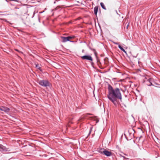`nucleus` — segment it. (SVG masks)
<instances>
[{"label": "nucleus", "instance_id": "nucleus-21", "mask_svg": "<svg viewBox=\"0 0 160 160\" xmlns=\"http://www.w3.org/2000/svg\"><path fill=\"white\" fill-rule=\"evenodd\" d=\"M132 118H133V117L132 115Z\"/></svg>", "mask_w": 160, "mask_h": 160}, {"label": "nucleus", "instance_id": "nucleus-17", "mask_svg": "<svg viewBox=\"0 0 160 160\" xmlns=\"http://www.w3.org/2000/svg\"><path fill=\"white\" fill-rule=\"evenodd\" d=\"M84 50H83V49L82 50V52H84Z\"/></svg>", "mask_w": 160, "mask_h": 160}, {"label": "nucleus", "instance_id": "nucleus-13", "mask_svg": "<svg viewBox=\"0 0 160 160\" xmlns=\"http://www.w3.org/2000/svg\"><path fill=\"white\" fill-rule=\"evenodd\" d=\"M9 0L10 1H13L17 2H19V1L18 0Z\"/></svg>", "mask_w": 160, "mask_h": 160}, {"label": "nucleus", "instance_id": "nucleus-14", "mask_svg": "<svg viewBox=\"0 0 160 160\" xmlns=\"http://www.w3.org/2000/svg\"><path fill=\"white\" fill-rule=\"evenodd\" d=\"M120 156H121V157H123L124 158H125V159H128V158H125V157H124V156H122V155H120Z\"/></svg>", "mask_w": 160, "mask_h": 160}, {"label": "nucleus", "instance_id": "nucleus-19", "mask_svg": "<svg viewBox=\"0 0 160 160\" xmlns=\"http://www.w3.org/2000/svg\"><path fill=\"white\" fill-rule=\"evenodd\" d=\"M6 0V2H8V1L7 0Z\"/></svg>", "mask_w": 160, "mask_h": 160}, {"label": "nucleus", "instance_id": "nucleus-6", "mask_svg": "<svg viewBox=\"0 0 160 160\" xmlns=\"http://www.w3.org/2000/svg\"><path fill=\"white\" fill-rule=\"evenodd\" d=\"M0 110L4 111L6 113L8 114L10 111V109L8 107L2 106L1 107Z\"/></svg>", "mask_w": 160, "mask_h": 160}, {"label": "nucleus", "instance_id": "nucleus-1", "mask_svg": "<svg viewBox=\"0 0 160 160\" xmlns=\"http://www.w3.org/2000/svg\"><path fill=\"white\" fill-rule=\"evenodd\" d=\"M107 97L115 105H116L118 99L121 100L122 99V94L120 89L118 88L114 89L109 85L108 87Z\"/></svg>", "mask_w": 160, "mask_h": 160}, {"label": "nucleus", "instance_id": "nucleus-15", "mask_svg": "<svg viewBox=\"0 0 160 160\" xmlns=\"http://www.w3.org/2000/svg\"><path fill=\"white\" fill-rule=\"evenodd\" d=\"M114 43L116 45H118L119 44L118 42H114Z\"/></svg>", "mask_w": 160, "mask_h": 160}, {"label": "nucleus", "instance_id": "nucleus-20", "mask_svg": "<svg viewBox=\"0 0 160 160\" xmlns=\"http://www.w3.org/2000/svg\"><path fill=\"white\" fill-rule=\"evenodd\" d=\"M16 51H18V50L17 49H16Z\"/></svg>", "mask_w": 160, "mask_h": 160}, {"label": "nucleus", "instance_id": "nucleus-5", "mask_svg": "<svg viewBox=\"0 0 160 160\" xmlns=\"http://www.w3.org/2000/svg\"><path fill=\"white\" fill-rule=\"evenodd\" d=\"M73 37H72L71 36H68L67 37H64L63 36H61V38L62 40V42H66L68 41H69L71 42H72V41H70V39H71Z\"/></svg>", "mask_w": 160, "mask_h": 160}, {"label": "nucleus", "instance_id": "nucleus-8", "mask_svg": "<svg viewBox=\"0 0 160 160\" xmlns=\"http://www.w3.org/2000/svg\"><path fill=\"white\" fill-rule=\"evenodd\" d=\"M81 58L83 60H88L92 61V58L91 56L90 55H84L81 57Z\"/></svg>", "mask_w": 160, "mask_h": 160}, {"label": "nucleus", "instance_id": "nucleus-16", "mask_svg": "<svg viewBox=\"0 0 160 160\" xmlns=\"http://www.w3.org/2000/svg\"><path fill=\"white\" fill-rule=\"evenodd\" d=\"M97 61L98 62H99V60H98V59H97Z\"/></svg>", "mask_w": 160, "mask_h": 160}, {"label": "nucleus", "instance_id": "nucleus-4", "mask_svg": "<svg viewBox=\"0 0 160 160\" xmlns=\"http://www.w3.org/2000/svg\"><path fill=\"white\" fill-rule=\"evenodd\" d=\"M98 152L101 154L104 155L107 157L111 156L112 153L104 148H101L98 151Z\"/></svg>", "mask_w": 160, "mask_h": 160}, {"label": "nucleus", "instance_id": "nucleus-2", "mask_svg": "<svg viewBox=\"0 0 160 160\" xmlns=\"http://www.w3.org/2000/svg\"><path fill=\"white\" fill-rule=\"evenodd\" d=\"M134 130L132 128L129 129L125 132L124 135L128 140H131L134 136Z\"/></svg>", "mask_w": 160, "mask_h": 160}, {"label": "nucleus", "instance_id": "nucleus-22", "mask_svg": "<svg viewBox=\"0 0 160 160\" xmlns=\"http://www.w3.org/2000/svg\"><path fill=\"white\" fill-rule=\"evenodd\" d=\"M132 118H133V117L132 115Z\"/></svg>", "mask_w": 160, "mask_h": 160}, {"label": "nucleus", "instance_id": "nucleus-10", "mask_svg": "<svg viewBox=\"0 0 160 160\" xmlns=\"http://www.w3.org/2000/svg\"><path fill=\"white\" fill-rule=\"evenodd\" d=\"M118 48L121 50L123 51L124 52L126 53V52L125 51V50L120 45H118Z\"/></svg>", "mask_w": 160, "mask_h": 160}, {"label": "nucleus", "instance_id": "nucleus-18", "mask_svg": "<svg viewBox=\"0 0 160 160\" xmlns=\"http://www.w3.org/2000/svg\"><path fill=\"white\" fill-rule=\"evenodd\" d=\"M128 25H127V28L128 29Z\"/></svg>", "mask_w": 160, "mask_h": 160}, {"label": "nucleus", "instance_id": "nucleus-11", "mask_svg": "<svg viewBox=\"0 0 160 160\" xmlns=\"http://www.w3.org/2000/svg\"><path fill=\"white\" fill-rule=\"evenodd\" d=\"M100 5H101V7H102V8L105 9V10H106V7H105V6H104L103 3V2H101L100 3Z\"/></svg>", "mask_w": 160, "mask_h": 160}, {"label": "nucleus", "instance_id": "nucleus-7", "mask_svg": "<svg viewBox=\"0 0 160 160\" xmlns=\"http://www.w3.org/2000/svg\"><path fill=\"white\" fill-rule=\"evenodd\" d=\"M10 149L9 148H7L2 144H0V151L1 152H9Z\"/></svg>", "mask_w": 160, "mask_h": 160}, {"label": "nucleus", "instance_id": "nucleus-3", "mask_svg": "<svg viewBox=\"0 0 160 160\" xmlns=\"http://www.w3.org/2000/svg\"><path fill=\"white\" fill-rule=\"evenodd\" d=\"M38 83L40 85L44 87H50L51 85L48 80H40L38 81Z\"/></svg>", "mask_w": 160, "mask_h": 160}, {"label": "nucleus", "instance_id": "nucleus-23", "mask_svg": "<svg viewBox=\"0 0 160 160\" xmlns=\"http://www.w3.org/2000/svg\"><path fill=\"white\" fill-rule=\"evenodd\" d=\"M132 118H133V117L132 115Z\"/></svg>", "mask_w": 160, "mask_h": 160}, {"label": "nucleus", "instance_id": "nucleus-9", "mask_svg": "<svg viewBox=\"0 0 160 160\" xmlns=\"http://www.w3.org/2000/svg\"><path fill=\"white\" fill-rule=\"evenodd\" d=\"M98 10V7H95L94 9V13L96 15H97Z\"/></svg>", "mask_w": 160, "mask_h": 160}, {"label": "nucleus", "instance_id": "nucleus-12", "mask_svg": "<svg viewBox=\"0 0 160 160\" xmlns=\"http://www.w3.org/2000/svg\"><path fill=\"white\" fill-rule=\"evenodd\" d=\"M36 67L37 68H38V69H39V70H41V69H40V68H41V67L39 66V65H38V64H37L36 65Z\"/></svg>", "mask_w": 160, "mask_h": 160}]
</instances>
